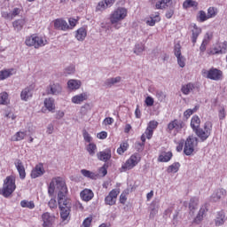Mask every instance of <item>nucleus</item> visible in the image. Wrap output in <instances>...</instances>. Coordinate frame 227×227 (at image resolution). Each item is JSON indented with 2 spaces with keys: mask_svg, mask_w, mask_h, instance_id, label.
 <instances>
[{
  "mask_svg": "<svg viewBox=\"0 0 227 227\" xmlns=\"http://www.w3.org/2000/svg\"><path fill=\"white\" fill-rule=\"evenodd\" d=\"M83 138L86 143H91V141H93V137H91L90 133H88L87 131L83 132Z\"/></svg>",
  "mask_w": 227,
  "mask_h": 227,
  "instance_id": "nucleus-59",
  "label": "nucleus"
},
{
  "mask_svg": "<svg viewBox=\"0 0 227 227\" xmlns=\"http://www.w3.org/2000/svg\"><path fill=\"white\" fill-rule=\"evenodd\" d=\"M195 86L194 83H187L182 86L181 91L183 95H189L192 91H193Z\"/></svg>",
  "mask_w": 227,
  "mask_h": 227,
  "instance_id": "nucleus-35",
  "label": "nucleus"
},
{
  "mask_svg": "<svg viewBox=\"0 0 227 227\" xmlns=\"http://www.w3.org/2000/svg\"><path fill=\"white\" fill-rule=\"evenodd\" d=\"M94 196H95V193H93V191L87 188L80 192L81 200H82V201H85V202L91 201Z\"/></svg>",
  "mask_w": 227,
  "mask_h": 227,
  "instance_id": "nucleus-20",
  "label": "nucleus"
},
{
  "mask_svg": "<svg viewBox=\"0 0 227 227\" xmlns=\"http://www.w3.org/2000/svg\"><path fill=\"white\" fill-rule=\"evenodd\" d=\"M81 86H82L81 80L71 79L67 82V90L69 91H77V90L81 89Z\"/></svg>",
  "mask_w": 227,
  "mask_h": 227,
  "instance_id": "nucleus-18",
  "label": "nucleus"
},
{
  "mask_svg": "<svg viewBox=\"0 0 227 227\" xmlns=\"http://www.w3.org/2000/svg\"><path fill=\"white\" fill-rule=\"evenodd\" d=\"M201 124V120L200 119V116L198 115H193L191 120V127L192 130H197L200 129V125Z\"/></svg>",
  "mask_w": 227,
  "mask_h": 227,
  "instance_id": "nucleus-29",
  "label": "nucleus"
},
{
  "mask_svg": "<svg viewBox=\"0 0 227 227\" xmlns=\"http://www.w3.org/2000/svg\"><path fill=\"white\" fill-rule=\"evenodd\" d=\"M103 123L104 125H113V123H114V119H113V117H106Z\"/></svg>",
  "mask_w": 227,
  "mask_h": 227,
  "instance_id": "nucleus-63",
  "label": "nucleus"
},
{
  "mask_svg": "<svg viewBox=\"0 0 227 227\" xmlns=\"http://www.w3.org/2000/svg\"><path fill=\"white\" fill-rule=\"evenodd\" d=\"M154 103L155 101L153 100V98L150 96L145 98V104L147 106V107H152V106H153Z\"/></svg>",
  "mask_w": 227,
  "mask_h": 227,
  "instance_id": "nucleus-57",
  "label": "nucleus"
},
{
  "mask_svg": "<svg viewBox=\"0 0 227 227\" xmlns=\"http://www.w3.org/2000/svg\"><path fill=\"white\" fill-rule=\"evenodd\" d=\"M169 4H171V0H159L155 4V8L156 10H164L168 8Z\"/></svg>",
  "mask_w": 227,
  "mask_h": 227,
  "instance_id": "nucleus-34",
  "label": "nucleus"
},
{
  "mask_svg": "<svg viewBox=\"0 0 227 227\" xmlns=\"http://www.w3.org/2000/svg\"><path fill=\"white\" fill-rule=\"evenodd\" d=\"M155 95L160 102H162L164 100V98H166V94H164V92H162V90L156 91Z\"/></svg>",
  "mask_w": 227,
  "mask_h": 227,
  "instance_id": "nucleus-56",
  "label": "nucleus"
},
{
  "mask_svg": "<svg viewBox=\"0 0 227 227\" xmlns=\"http://www.w3.org/2000/svg\"><path fill=\"white\" fill-rule=\"evenodd\" d=\"M27 136V130L18 131L12 137V141H22Z\"/></svg>",
  "mask_w": 227,
  "mask_h": 227,
  "instance_id": "nucleus-32",
  "label": "nucleus"
},
{
  "mask_svg": "<svg viewBox=\"0 0 227 227\" xmlns=\"http://www.w3.org/2000/svg\"><path fill=\"white\" fill-rule=\"evenodd\" d=\"M174 54L176 58L182 56V46L180 45V43H176L174 46Z\"/></svg>",
  "mask_w": 227,
  "mask_h": 227,
  "instance_id": "nucleus-45",
  "label": "nucleus"
},
{
  "mask_svg": "<svg viewBox=\"0 0 227 227\" xmlns=\"http://www.w3.org/2000/svg\"><path fill=\"white\" fill-rule=\"evenodd\" d=\"M208 15H207V12H205V11H200L199 12V20L200 22H205V20H208Z\"/></svg>",
  "mask_w": 227,
  "mask_h": 227,
  "instance_id": "nucleus-48",
  "label": "nucleus"
},
{
  "mask_svg": "<svg viewBox=\"0 0 227 227\" xmlns=\"http://www.w3.org/2000/svg\"><path fill=\"white\" fill-rule=\"evenodd\" d=\"M127 150H129V143L123 142L121 144L120 147L117 149V153H119V155H123V153H125Z\"/></svg>",
  "mask_w": 227,
  "mask_h": 227,
  "instance_id": "nucleus-42",
  "label": "nucleus"
},
{
  "mask_svg": "<svg viewBox=\"0 0 227 227\" xmlns=\"http://www.w3.org/2000/svg\"><path fill=\"white\" fill-rule=\"evenodd\" d=\"M182 129H184V123L182 121L174 120L168 124L167 132L169 134H171L173 130H175V132H180Z\"/></svg>",
  "mask_w": 227,
  "mask_h": 227,
  "instance_id": "nucleus-11",
  "label": "nucleus"
},
{
  "mask_svg": "<svg viewBox=\"0 0 227 227\" xmlns=\"http://www.w3.org/2000/svg\"><path fill=\"white\" fill-rule=\"evenodd\" d=\"M196 111H198V106H195L193 109H187L184 113V118H191V116H192Z\"/></svg>",
  "mask_w": 227,
  "mask_h": 227,
  "instance_id": "nucleus-47",
  "label": "nucleus"
},
{
  "mask_svg": "<svg viewBox=\"0 0 227 227\" xmlns=\"http://www.w3.org/2000/svg\"><path fill=\"white\" fill-rule=\"evenodd\" d=\"M16 74L17 71L14 68L3 69L0 71V81H5V79L12 77V75H15Z\"/></svg>",
  "mask_w": 227,
  "mask_h": 227,
  "instance_id": "nucleus-23",
  "label": "nucleus"
},
{
  "mask_svg": "<svg viewBox=\"0 0 227 227\" xmlns=\"http://www.w3.org/2000/svg\"><path fill=\"white\" fill-rule=\"evenodd\" d=\"M90 95L88 92H82L80 94L74 95L71 98L72 104H75L77 106H81L83 102H86L88 100Z\"/></svg>",
  "mask_w": 227,
  "mask_h": 227,
  "instance_id": "nucleus-13",
  "label": "nucleus"
},
{
  "mask_svg": "<svg viewBox=\"0 0 227 227\" xmlns=\"http://www.w3.org/2000/svg\"><path fill=\"white\" fill-rule=\"evenodd\" d=\"M139 162H141V154L137 153H133L124 163L121 164L120 168L121 173H127V171L134 169Z\"/></svg>",
  "mask_w": 227,
  "mask_h": 227,
  "instance_id": "nucleus-4",
  "label": "nucleus"
},
{
  "mask_svg": "<svg viewBox=\"0 0 227 227\" xmlns=\"http://www.w3.org/2000/svg\"><path fill=\"white\" fill-rule=\"evenodd\" d=\"M25 43L27 45V47L40 49V47H44V45H47V39L42 35L34 34L26 37Z\"/></svg>",
  "mask_w": 227,
  "mask_h": 227,
  "instance_id": "nucleus-5",
  "label": "nucleus"
},
{
  "mask_svg": "<svg viewBox=\"0 0 227 227\" xmlns=\"http://www.w3.org/2000/svg\"><path fill=\"white\" fill-rule=\"evenodd\" d=\"M129 10L125 7H117L110 14V22L114 29L121 27V21L127 19Z\"/></svg>",
  "mask_w": 227,
  "mask_h": 227,
  "instance_id": "nucleus-2",
  "label": "nucleus"
},
{
  "mask_svg": "<svg viewBox=\"0 0 227 227\" xmlns=\"http://www.w3.org/2000/svg\"><path fill=\"white\" fill-rule=\"evenodd\" d=\"M48 206L51 210H53V208H58V202L56 201V199L51 198L48 202Z\"/></svg>",
  "mask_w": 227,
  "mask_h": 227,
  "instance_id": "nucleus-54",
  "label": "nucleus"
},
{
  "mask_svg": "<svg viewBox=\"0 0 227 227\" xmlns=\"http://www.w3.org/2000/svg\"><path fill=\"white\" fill-rule=\"evenodd\" d=\"M98 171L99 175H102V176H106V175H107V165L104 164V166H102Z\"/></svg>",
  "mask_w": 227,
  "mask_h": 227,
  "instance_id": "nucleus-61",
  "label": "nucleus"
},
{
  "mask_svg": "<svg viewBox=\"0 0 227 227\" xmlns=\"http://www.w3.org/2000/svg\"><path fill=\"white\" fill-rule=\"evenodd\" d=\"M118 82H121V78L120 76L108 78L105 81V86H106V88H111L112 86H114V84H118Z\"/></svg>",
  "mask_w": 227,
  "mask_h": 227,
  "instance_id": "nucleus-30",
  "label": "nucleus"
},
{
  "mask_svg": "<svg viewBox=\"0 0 227 227\" xmlns=\"http://www.w3.org/2000/svg\"><path fill=\"white\" fill-rule=\"evenodd\" d=\"M56 189L59 190L58 204L59 208L60 209V217L62 221H67L70 215V208H72V204L70 203V200L67 199L68 188H67V184L65 183L63 177H53L50 182L48 186V194L50 198L54 196Z\"/></svg>",
  "mask_w": 227,
  "mask_h": 227,
  "instance_id": "nucleus-1",
  "label": "nucleus"
},
{
  "mask_svg": "<svg viewBox=\"0 0 227 227\" xmlns=\"http://www.w3.org/2000/svg\"><path fill=\"white\" fill-rule=\"evenodd\" d=\"M88 35V31L85 27H80L76 30L75 38L78 42H84L86 36Z\"/></svg>",
  "mask_w": 227,
  "mask_h": 227,
  "instance_id": "nucleus-28",
  "label": "nucleus"
},
{
  "mask_svg": "<svg viewBox=\"0 0 227 227\" xmlns=\"http://www.w3.org/2000/svg\"><path fill=\"white\" fill-rule=\"evenodd\" d=\"M41 221L43 227H52L56 223V216L49 212H45L41 215Z\"/></svg>",
  "mask_w": 227,
  "mask_h": 227,
  "instance_id": "nucleus-9",
  "label": "nucleus"
},
{
  "mask_svg": "<svg viewBox=\"0 0 227 227\" xmlns=\"http://www.w3.org/2000/svg\"><path fill=\"white\" fill-rule=\"evenodd\" d=\"M69 22V29H74V27H75V26H77V20L74 19V18H69L68 20Z\"/></svg>",
  "mask_w": 227,
  "mask_h": 227,
  "instance_id": "nucleus-60",
  "label": "nucleus"
},
{
  "mask_svg": "<svg viewBox=\"0 0 227 227\" xmlns=\"http://www.w3.org/2000/svg\"><path fill=\"white\" fill-rule=\"evenodd\" d=\"M97 157L98 160H101L102 162H107V160H111V150L106 149L104 151H101L97 153Z\"/></svg>",
  "mask_w": 227,
  "mask_h": 227,
  "instance_id": "nucleus-22",
  "label": "nucleus"
},
{
  "mask_svg": "<svg viewBox=\"0 0 227 227\" xmlns=\"http://www.w3.org/2000/svg\"><path fill=\"white\" fill-rule=\"evenodd\" d=\"M54 27L55 29H60V31H68L70 29V26H68L67 20L63 19L55 20Z\"/></svg>",
  "mask_w": 227,
  "mask_h": 227,
  "instance_id": "nucleus-17",
  "label": "nucleus"
},
{
  "mask_svg": "<svg viewBox=\"0 0 227 227\" xmlns=\"http://www.w3.org/2000/svg\"><path fill=\"white\" fill-rule=\"evenodd\" d=\"M201 74L203 77L210 79L211 81H221V79H223V71L215 67H212L209 70L202 69Z\"/></svg>",
  "mask_w": 227,
  "mask_h": 227,
  "instance_id": "nucleus-7",
  "label": "nucleus"
},
{
  "mask_svg": "<svg viewBox=\"0 0 227 227\" xmlns=\"http://www.w3.org/2000/svg\"><path fill=\"white\" fill-rule=\"evenodd\" d=\"M43 175H45V168H43V163L35 165L30 173L31 178H40V176H43Z\"/></svg>",
  "mask_w": 227,
  "mask_h": 227,
  "instance_id": "nucleus-12",
  "label": "nucleus"
},
{
  "mask_svg": "<svg viewBox=\"0 0 227 227\" xmlns=\"http://www.w3.org/2000/svg\"><path fill=\"white\" fill-rule=\"evenodd\" d=\"M145 51V44L143 43H137L134 48V53L139 56Z\"/></svg>",
  "mask_w": 227,
  "mask_h": 227,
  "instance_id": "nucleus-44",
  "label": "nucleus"
},
{
  "mask_svg": "<svg viewBox=\"0 0 227 227\" xmlns=\"http://www.w3.org/2000/svg\"><path fill=\"white\" fill-rule=\"evenodd\" d=\"M107 5L106 4V1L103 0L99 2L96 7L97 12H104V10H106Z\"/></svg>",
  "mask_w": 227,
  "mask_h": 227,
  "instance_id": "nucleus-46",
  "label": "nucleus"
},
{
  "mask_svg": "<svg viewBox=\"0 0 227 227\" xmlns=\"http://www.w3.org/2000/svg\"><path fill=\"white\" fill-rule=\"evenodd\" d=\"M14 166L20 175V180L26 179V168L24 167V163L20 160H16L14 161Z\"/></svg>",
  "mask_w": 227,
  "mask_h": 227,
  "instance_id": "nucleus-15",
  "label": "nucleus"
},
{
  "mask_svg": "<svg viewBox=\"0 0 227 227\" xmlns=\"http://www.w3.org/2000/svg\"><path fill=\"white\" fill-rule=\"evenodd\" d=\"M215 15H217V9L214 7H209L207 9V17L209 19H213V17H215Z\"/></svg>",
  "mask_w": 227,
  "mask_h": 227,
  "instance_id": "nucleus-49",
  "label": "nucleus"
},
{
  "mask_svg": "<svg viewBox=\"0 0 227 227\" xmlns=\"http://www.w3.org/2000/svg\"><path fill=\"white\" fill-rule=\"evenodd\" d=\"M73 74H75V66L71 65L64 69L65 77H68V75H73Z\"/></svg>",
  "mask_w": 227,
  "mask_h": 227,
  "instance_id": "nucleus-43",
  "label": "nucleus"
},
{
  "mask_svg": "<svg viewBox=\"0 0 227 227\" xmlns=\"http://www.w3.org/2000/svg\"><path fill=\"white\" fill-rule=\"evenodd\" d=\"M33 98V86H27L23 89L20 92V98L23 102H27L30 98Z\"/></svg>",
  "mask_w": 227,
  "mask_h": 227,
  "instance_id": "nucleus-16",
  "label": "nucleus"
},
{
  "mask_svg": "<svg viewBox=\"0 0 227 227\" xmlns=\"http://www.w3.org/2000/svg\"><path fill=\"white\" fill-rule=\"evenodd\" d=\"M86 150L88 152V153L93 157V155H95V153H97V145H95L94 143H90L87 147Z\"/></svg>",
  "mask_w": 227,
  "mask_h": 227,
  "instance_id": "nucleus-40",
  "label": "nucleus"
},
{
  "mask_svg": "<svg viewBox=\"0 0 227 227\" xmlns=\"http://www.w3.org/2000/svg\"><path fill=\"white\" fill-rule=\"evenodd\" d=\"M10 99H8V92L0 93V106H8Z\"/></svg>",
  "mask_w": 227,
  "mask_h": 227,
  "instance_id": "nucleus-37",
  "label": "nucleus"
},
{
  "mask_svg": "<svg viewBox=\"0 0 227 227\" xmlns=\"http://www.w3.org/2000/svg\"><path fill=\"white\" fill-rule=\"evenodd\" d=\"M62 91L63 87L59 83H51L46 89L48 95H59Z\"/></svg>",
  "mask_w": 227,
  "mask_h": 227,
  "instance_id": "nucleus-14",
  "label": "nucleus"
},
{
  "mask_svg": "<svg viewBox=\"0 0 227 227\" xmlns=\"http://www.w3.org/2000/svg\"><path fill=\"white\" fill-rule=\"evenodd\" d=\"M20 12H21L20 8H17V7L14 8L12 12H11L12 19L13 20L15 19V17H18V15H20Z\"/></svg>",
  "mask_w": 227,
  "mask_h": 227,
  "instance_id": "nucleus-58",
  "label": "nucleus"
},
{
  "mask_svg": "<svg viewBox=\"0 0 227 227\" xmlns=\"http://www.w3.org/2000/svg\"><path fill=\"white\" fill-rule=\"evenodd\" d=\"M176 59L177 65H179L181 68H184L185 67V57L181 55L179 57H176Z\"/></svg>",
  "mask_w": 227,
  "mask_h": 227,
  "instance_id": "nucleus-52",
  "label": "nucleus"
},
{
  "mask_svg": "<svg viewBox=\"0 0 227 227\" xmlns=\"http://www.w3.org/2000/svg\"><path fill=\"white\" fill-rule=\"evenodd\" d=\"M158 125H159V122L157 121H151L147 125V129L153 131L157 129Z\"/></svg>",
  "mask_w": 227,
  "mask_h": 227,
  "instance_id": "nucleus-53",
  "label": "nucleus"
},
{
  "mask_svg": "<svg viewBox=\"0 0 227 227\" xmlns=\"http://www.w3.org/2000/svg\"><path fill=\"white\" fill-rule=\"evenodd\" d=\"M16 189L17 185L15 184V177L9 176L4 180L1 195L4 196V198H10V196L15 192Z\"/></svg>",
  "mask_w": 227,
  "mask_h": 227,
  "instance_id": "nucleus-3",
  "label": "nucleus"
},
{
  "mask_svg": "<svg viewBox=\"0 0 227 227\" xmlns=\"http://www.w3.org/2000/svg\"><path fill=\"white\" fill-rule=\"evenodd\" d=\"M171 159H173V153L171 151L161 152L158 157V162H169Z\"/></svg>",
  "mask_w": 227,
  "mask_h": 227,
  "instance_id": "nucleus-26",
  "label": "nucleus"
},
{
  "mask_svg": "<svg viewBox=\"0 0 227 227\" xmlns=\"http://www.w3.org/2000/svg\"><path fill=\"white\" fill-rule=\"evenodd\" d=\"M157 22H160V15L159 14V12L152 14L150 19L146 21L148 26H155Z\"/></svg>",
  "mask_w": 227,
  "mask_h": 227,
  "instance_id": "nucleus-33",
  "label": "nucleus"
},
{
  "mask_svg": "<svg viewBox=\"0 0 227 227\" xmlns=\"http://www.w3.org/2000/svg\"><path fill=\"white\" fill-rule=\"evenodd\" d=\"M227 217L226 215L224 214V211H219L216 214V217L215 219V226H223L224 223H226Z\"/></svg>",
  "mask_w": 227,
  "mask_h": 227,
  "instance_id": "nucleus-24",
  "label": "nucleus"
},
{
  "mask_svg": "<svg viewBox=\"0 0 227 227\" xmlns=\"http://www.w3.org/2000/svg\"><path fill=\"white\" fill-rule=\"evenodd\" d=\"M221 54H226L227 51V41H224L223 43H220L218 44Z\"/></svg>",
  "mask_w": 227,
  "mask_h": 227,
  "instance_id": "nucleus-50",
  "label": "nucleus"
},
{
  "mask_svg": "<svg viewBox=\"0 0 227 227\" xmlns=\"http://www.w3.org/2000/svg\"><path fill=\"white\" fill-rule=\"evenodd\" d=\"M212 121H207L204 123L203 128H198L195 129V134L200 137L202 141H207L208 137H210V134H212Z\"/></svg>",
  "mask_w": 227,
  "mask_h": 227,
  "instance_id": "nucleus-6",
  "label": "nucleus"
},
{
  "mask_svg": "<svg viewBox=\"0 0 227 227\" xmlns=\"http://www.w3.org/2000/svg\"><path fill=\"white\" fill-rule=\"evenodd\" d=\"M200 35H201V28L194 25L193 29L192 30V42L193 44L198 41V36H200Z\"/></svg>",
  "mask_w": 227,
  "mask_h": 227,
  "instance_id": "nucleus-31",
  "label": "nucleus"
},
{
  "mask_svg": "<svg viewBox=\"0 0 227 227\" xmlns=\"http://www.w3.org/2000/svg\"><path fill=\"white\" fill-rule=\"evenodd\" d=\"M151 207H152L151 209V212H150V217H155V215H157V214L159 213V207H155V204L153 202Z\"/></svg>",
  "mask_w": 227,
  "mask_h": 227,
  "instance_id": "nucleus-51",
  "label": "nucleus"
},
{
  "mask_svg": "<svg viewBox=\"0 0 227 227\" xmlns=\"http://www.w3.org/2000/svg\"><path fill=\"white\" fill-rule=\"evenodd\" d=\"M223 198H226V190L221 188L216 190L212 195H211V201L217 202L219 200H223Z\"/></svg>",
  "mask_w": 227,
  "mask_h": 227,
  "instance_id": "nucleus-21",
  "label": "nucleus"
},
{
  "mask_svg": "<svg viewBox=\"0 0 227 227\" xmlns=\"http://www.w3.org/2000/svg\"><path fill=\"white\" fill-rule=\"evenodd\" d=\"M81 174L85 176V178H90V180H95L97 178V174L95 172L86 170V169H82Z\"/></svg>",
  "mask_w": 227,
  "mask_h": 227,
  "instance_id": "nucleus-38",
  "label": "nucleus"
},
{
  "mask_svg": "<svg viewBox=\"0 0 227 227\" xmlns=\"http://www.w3.org/2000/svg\"><path fill=\"white\" fill-rule=\"evenodd\" d=\"M180 169V162H175L172 165L168 166L167 172L168 173H178Z\"/></svg>",
  "mask_w": 227,
  "mask_h": 227,
  "instance_id": "nucleus-39",
  "label": "nucleus"
},
{
  "mask_svg": "<svg viewBox=\"0 0 227 227\" xmlns=\"http://www.w3.org/2000/svg\"><path fill=\"white\" fill-rule=\"evenodd\" d=\"M93 221V217L89 216L85 218L82 222V227H90L91 226V222Z\"/></svg>",
  "mask_w": 227,
  "mask_h": 227,
  "instance_id": "nucleus-55",
  "label": "nucleus"
},
{
  "mask_svg": "<svg viewBox=\"0 0 227 227\" xmlns=\"http://www.w3.org/2000/svg\"><path fill=\"white\" fill-rule=\"evenodd\" d=\"M207 212H208L207 206H202L194 218L193 223H195V224H200L205 218V215H207Z\"/></svg>",
  "mask_w": 227,
  "mask_h": 227,
  "instance_id": "nucleus-19",
  "label": "nucleus"
},
{
  "mask_svg": "<svg viewBox=\"0 0 227 227\" xmlns=\"http://www.w3.org/2000/svg\"><path fill=\"white\" fill-rule=\"evenodd\" d=\"M196 146H198V138L196 137H189L184 143V153L188 156L192 155Z\"/></svg>",
  "mask_w": 227,
  "mask_h": 227,
  "instance_id": "nucleus-8",
  "label": "nucleus"
},
{
  "mask_svg": "<svg viewBox=\"0 0 227 227\" xmlns=\"http://www.w3.org/2000/svg\"><path fill=\"white\" fill-rule=\"evenodd\" d=\"M184 10H189V8H198V2L194 0H185L183 3Z\"/></svg>",
  "mask_w": 227,
  "mask_h": 227,
  "instance_id": "nucleus-36",
  "label": "nucleus"
},
{
  "mask_svg": "<svg viewBox=\"0 0 227 227\" xmlns=\"http://www.w3.org/2000/svg\"><path fill=\"white\" fill-rule=\"evenodd\" d=\"M20 207H22V208H29L30 210H33V208H35V202L26 200H21Z\"/></svg>",
  "mask_w": 227,
  "mask_h": 227,
  "instance_id": "nucleus-41",
  "label": "nucleus"
},
{
  "mask_svg": "<svg viewBox=\"0 0 227 227\" xmlns=\"http://www.w3.org/2000/svg\"><path fill=\"white\" fill-rule=\"evenodd\" d=\"M27 23V20H26V18H21L13 21L12 26L15 31H22V29L24 28V26H26Z\"/></svg>",
  "mask_w": 227,
  "mask_h": 227,
  "instance_id": "nucleus-25",
  "label": "nucleus"
},
{
  "mask_svg": "<svg viewBox=\"0 0 227 227\" xmlns=\"http://www.w3.org/2000/svg\"><path fill=\"white\" fill-rule=\"evenodd\" d=\"M54 102V98H46L44 99V107L50 111V113H54L56 110V104Z\"/></svg>",
  "mask_w": 227,
  "mask_h": 227,
  "instance_id": "nucleus-27",
  "label": "nucleus"
},
{
  "mask_svg": "<svg viewBox=\"0 0 227 227\" xmlns=\"http://www.w3.org/2000/svg\"><path fill=\"white\" fill-rule=\"evenodd\" d=\"M147 139H152V137L153 136V130L146 128L145 133Z\"/></svg>",
  "mask_w": 227,
  "mask_h": 227,
  "instance_id": "nucleus-62",
  "label": "nucleus"
},
{
  "mask_svg": "<svg viewBox=\"0 0 227 227\" xmlns=\"http://www.w3.org/2000/svg\"><path fill=\"white\" fill-rule=\"evenodd\" d=\"M120 194V189H113L108 195L105 198V205H116V200H118V195Z\"/></svg>",
  "mask_w": 227,
  "mask_h": 227,
  "instance_id": "nucleus-10",
  "label": "nucleus"
},
{
  "mask_svg": "<svg viewBox=\"0 0 227 227\" xmlns=\"http://www.w3.org/2000/svg\"><path fill=\"white\" fill-rule=\"evenodd\" d=\"M106 137H107V132L106 131H101L97 135L98 139H106Z\"/></svg>",
  "mask_w": 227,
  "mask_h": 227,
  "instance_id": "nucleus-64",
  "label": "nucleus"
}]
</instances>
